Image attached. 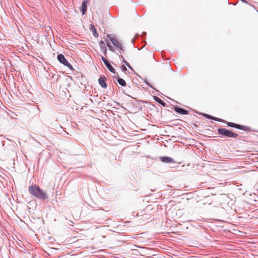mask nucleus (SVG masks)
Segmentation results:
<instances>
[{
    "label": "nucleus",
    "mask_w": 258,
    "mask_h": 258,
    "mask_svg": "<svg viewBox=\"0 0 258 258\" xmlns=\"http://www.w3.org/2000/svg\"><path fill=\"white\" fill-rule=\"evenodd\" d=\"M29 191L31 195L38 199L44 200L48 198L46 192L36 185H30L29 187Z\"/></svg>",
    "instance_id": "1"
},
{
    "label": "nucleus",
    "mask_w": 258,
    "mask_h": 258,
    "mask_svg": "<svg viewBox=\"0 0 258 258\" xmlns=\"http://www.w3.org/2000/svg\"><path fill=\"white\" fill-rule=\"evenodd\" d=\"M218 133L223 137L236 138L238 135L225 128H218Z\"/></svg>",
    "instance_id": "2"
},
{
    "label": "nucleus",
    "mask_w": 258,
    "mask_h": 258,
    "mask_svg": "<svg viewBox=\"0 0 258 258\" xmlns=\"http://www.w3.org/2000/svg\"><path fill=\"white\" fill-rule=\"evenodd\" d=\"M57 59L58 61L62 63L65 66L68 67L70 69L73 70L72 66L67 60L64 55L62 54H59L57 55Z\"/></svg>",
    "instance_id": "3"
},
{
    "label": "nucleus",
    "mask_w": 258,
    "mask_h": 258,
    "mask_svg": "<svg viewBox=\"0 0 258 258\" xmlns=\"http://www.w3.org/2000/svg\"><path fill=\"white\" fill-rule=\"evenodd\" d=\"M107 36L115 47L117 48H121L122 44L120 42L118 41L114 37H111L110 34H107Z\"/></svg>",
    "instance_id": "4"
},
{
    "label": "nucleus",
    "mask_w": 258,
    "mask_h": 258,
    "mask_svg": "<svg viewBox=\"0 0 258 258\" xmlns=\"http://www.w3.org/2000/svg\"><path fill=\"white\" fill-rule=\"evenodd\" d=\"M102 60L109 71L112 73L115 74L114 68L104 57L102 56Z\"/></svg>",
    "instance_id": "5"
},
{
    "label": "nucleus",
    "mask_w": 258,
    "mask_h": 258,
    "mask_svg": "<svg viewBox=\"0 0 258 258\" xmlns=\"http://www.w3.org/2000/svg\"><path fill=\"white\" fill-rule=\"evenodd\" d=\"M106 80V78L105 77H101L98 79V82L100 85L103 88H106L107 87V84L105 83Z\"/></svg>",
    "instance_id": "6"
},
{
    "label": "nucleus",
    "mask_w": 258,
    "mask_h": 258,
    "mask_svg": "<svg viewBox=\"0 0 258 258\" xmlns=\"http://www.w3.org/2000/svg\"><path fill=\"white\" fill-rule=\"evenodd\" d=\"M174 110L175 112L182 114H187L188 113V111L184 108L175 107Z\"/></svg>",
    "instance_id": "7"
},
{
    "label": "nucleus",
    "mask_w": 258,
    "mask_h": 258,
    "mask_svg": "<svg viewBox=\"0 0 258 258\" xmlns=\"http://www.w3.org/2000/svg\"><path fill=\"white\" fill-rule=\"evenodd\" d=\"M160 158L161 161L164 163L173 162V159L168 157H161Z\"/></svg>",
    "instance_id": "8"
},
{
    "label": "nucleus",
    "mask_w": 258,
    "mask_h": 258,
    "mask_svg": "<svg viewBox=\"0 0 258 258\" xmlns=\"http://www.w3.org/2000/svg\"><path fill=\"white\" fill-rule=\"evenodd\" d=\"M227 124L228 126H230V127H235L236 128L241 129V130L242 129V126L239 124H236V123H234L233 122H228L227 123Z\"/></svg>",
    "instance_id": "9"
},
{
    "label": "nucleus",
    "mask_w": 258,
    "mask_h": 258,
    "mask_svg": "<svg viewBox=\"0 0 258 258\" xmlns=\"http://www.w3.org/2000/svg\"><path fill=\"white\" fill-rule=\"evenodd\" d=\"M87 2L86 1H84L82 4L81 10L82 12V15H84L85 12L87 11Z\"/></svg>",
    "instance_id": "10"
},
{
    "label": "nucleus",
    "mask_w": 258,
    "mask_h": 258,
    "mask_svg": "<svg viewBox=\"0 0 258 258\" xmlns=\"http://www.w3.org/2000/svg\"><path fill=\"white\" fill-rule=\"evenodd\" d=\"M154 99L158 102L159 103H160V104H161L163 106H166V103L164 102H163L159 97H157V96H154Z\"/></svg>",
    "instance_id": "11"
},
{
    "label": "nucleus",
    "mask_w": 258,
    "mask_h": 258,
    "mask_svg": "<svg viewBox=\"0 0 258 258\" xmlns=\"http://www.w3.org/2000/svg\"><path fill=\"white\" fill-rule=\"evenodd\" d=\"M91 29L92 30L93 35L95 37H98V33H97L96 29H95V27L93 25L91 26Z\"/></svg>",
    "instance_id": "12"
},
{
    "label": "nucleus",
    "mask_w": 258,
    "mask_h": 258,
    "mask_svg": "<svg viewBox=\"0 0 258 258\" xmlns=\"http://www.w3.org/2000/svg\"><path fill=\"white\" fill-rule=\"evenodd\" d=\"M117 82L122 86H125L126 85L125 81L122 78H118L117 79Z\"/></svg>",
    "instance_id": "13"
},
{
    "label": "nucleus",
    "mask_w": 258,
    "mask_h": 258,
    "mask_svg": "<svg viewBox=\"0 0 258 258\" xmlns=\"http://www.w3.org/2000/svg\"><path fill=\"white\" fill-rule=\"evenodd\" d=\"M106 44H107V46H108V47L109 48V49L113 52L114 51V48L113 47V46L110 44V42H108V41H106Z\"/></svg>",
    "instance_id": "14"
},
{
    "label": "nucleus",
    "mask_w": 258,
    "mask_h": 258,
    "mask_svg": "<svg viewBox=\"0 0 258 258\" xmlns=\"http://www.w3.org/2000/svg\"><path fill=\"white\" fill-rule=\"evenodd\" d=\"M121 57L122 59L123 62L125 64V65H126L127 67L128 68H129L130 69H131V70H133V69H132V67L131 66V65L130 64V63L124 59L122 55H121Z\"/></svg>",
    "instance_id": "15"
},
{
    "label": "nucleus",
    "mask_w": 258,
    "mask_h": 258,
    "mask_svg": "<svg viewBox=\"0 0 258 258\" xmlns=\"http://www.w3.org/2000/svg\"><path fill=\"white\" fill-rule=\"evenodd\" d=\"M210 119H212L216 120V121H220V122H224V120L223 119L219 118L213 117V116H210Z\"/></svg>",
    "instance_id": "16"
},
{
    "label": "nucleus",
    "mask_w": 258,
    "mask_h": 258,
    "mask_svg": "<svg viewBox=\"0 0 258 258\" xmlns=\"http://www.w3.org/2000/svg\"><path fill=\"white\" fill-rule=\"evenodd\" d=\"M101 49L102 50V51H104L105 54H106V51H107V49H106V47L105 45L102 46V48H101Z\"/></svg>",
    "instance_id": "17"
},
{
    "label": "nucleus",
    "mask_w": 258,
    "mask_h": 258,
    "mask_svg": "<svg viewBox=\"0 0 258 258\" xmlns=\"http://www.w3.org/2000/svg\"><path fill=\"white\" fill-rule=\"evenodd\" d=\"M121 68L122 71L123 72H125L127 71V69L124 66H122Z\"/></svg>",
    "instance_id": "18"
},
{
    "label": "nucleus",
    "mask_w": 258,
    "mask_h": 258,
    "mask_svg": "<svg viewBox=\"0 0 258 258\" xmlns=\"http://www.w3.org/2000/svg\"><path fill=\"white\" fill-rule=\"evenodd\" d=\"M100 46L102 48V46L105 45L104 42L103 41L101 40L99 42Z\"/></svg>",
    "instance_id": "19"
},
{
    "label": "nucleus",
    "mask_w": 258,
    "mask_h": 258,
    "mask_svg": "<svg viewBox=\"0 0 258 258\" xmlns=\"http://www.w3.org/2000/svg\"><path fill=\"white\" fill-rule=\"evenodd\" d=\"M118 49L120 51V52H121V51H124V48H123V47L122 46V45H121V48H118Z\"/></svg>",
    "instance_id": "20"
},
{
    "label": "nucleus",
    "mask_w": 258,
    "mask_h": 258,
    "mask_svg": "<svg viewBox=\"0 0 258 258\" xmlns=\"http://www.w3.org/2000/svg\"><path fill=\"white\" fill-rule=\"evenodd\" d=\"M205 116L207 117H208V118H210V116H210V115L206 114V115H205Z\"/></svg>",
    "instance_id": "21"
}]
</instances>
